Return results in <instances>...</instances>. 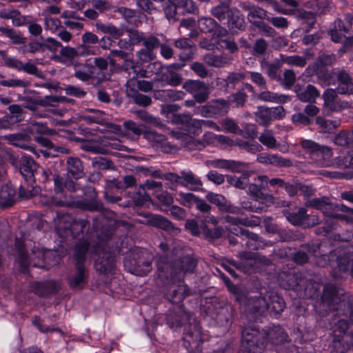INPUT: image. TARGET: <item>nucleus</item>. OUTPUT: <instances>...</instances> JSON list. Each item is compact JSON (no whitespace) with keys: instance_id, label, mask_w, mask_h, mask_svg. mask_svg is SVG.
Instances as JSON below:
<instances>
[{"instance_id":"obj_1","label":"nucleus","mask_w":353,"mask_h":353,"mask_svg":"<svg viewBox=\"0 0 353 353\" xmlns=\"http://www.w3.org/2000/svg\"><path fill=\"white\" fill-rule=\"evenodd\" d=\"M196 266V261L190 256H181L179 259L169 263L168 257L162 255L157 260V268L160 276L174 279H180L185 274L192 272Z\"/></svg>"},{"instance_id":"obj_2","label":"nucleus","mask_w":353,"mask_h":353,"mask_svg":"<svg viewBox=\"0 0 353 353\" xmlns=\"http://www.w3.org/2000/svg\"><path fill=\"white\" fill-rule=\"evenodd\" d=\"M347 296L342 290L337 288L333 284H326L324 286L321 296V305L326 310H344L347 309L351 322L353 323V301L347 300Z\"/></svg>"},{"instance_id":"obj_3","label":"nucleus","mask_w":353,"mask_h":353,"mask_svg":"<svg viewBox=\"0 0 353 353\" xmlns=\"http://www.w3.org/2000/svg\"><path fill=\"white\" fill-rule=\"evenodd\" d=\"M15 246L18 253L17 260L21 272H26L30 265L47 270L51 267V264L48 262V259L53 254L52 252L43 253L39 250H32V255L28 256L22 241L17 239Z\"/></svg>"},{"instance_id":"obj_4","label":"nucleus","mask_w":353,"mask_h":353,"mask_svg":"<svg viewBox=\"0 0 353 353\" xmlns=\"http://www.w3.org/2000/svg\"><path fill=\"white\" fill-rule=\"evenodd\" d=\"M152 255L146 250L138 249L132 252L125 261L128 271L137 276H145L152 269Z\"/></svg>"},{"instance_id":"obj_5","label":"nucleus","mask_w":353,"mask_h":353,"mask_svg":"<svg viewBox=\"0 0 353 353\" xmlns=\"http://www.w3.org/2000/svg\"><path fill=\"white\" fill-rule=\"evenodd\" d=\"M188 320L183 332L184 346L190 352L196 353L200 351L201 340V327L191 313H185Z\"/></svg>"},{"instance_id":"obj_6","label":"nucleus","mask_w":353,"mask_h":353,"mask_svg":"<svg viewBox=\"0 0 353 353\" xmlns=\"http://www.w3.org/2000/svg\"><path fill=\"white\" fill-rule=\"evenodd\" d=\"M241 343L249 353H261L266 345L265 333L254 327H245L242 330Z\"/></svg>"},{"instance_id":"obj_7","label":"nucleus","mask_w":353,"mask_h":353,"mask_svg":"<svg viewBox=\"0 0 353 353\" xmlns=\"http://www.w3.org/2000/svg\"><path fill=\"white\" fill-rule=\"evenodd\" d=\"M230 105V101L223 99L211 100L204 105L196 107L194 114L204 117H217L226 114Z\"/></svg>"},{"instance_id":"obj_8","label":"nucleus","mask_w":353,"mask_h":353,"mask_svg":"<svg viewBox=\"0 0 353 353\" xmlns=\"http://www.w3.org/2000/svg\"><path fill=\"white\" fill-rule=\"evenodd\" d=\"M88 277V266L74 265L67 276V281L70 288L81 290L87 284Z\"/></svg>"},{"instance_id":"obj_9","label":"nucleus","mask_w":353,"mask_h":353,"mask_svg":"<svg viewBox=\"0 0 353 353\" xmlns=\"http://www.w3.org/2000/svg\"><path fill=\"white\" fill-rule=\"evenodd\" d=\"M303 150L312 159L318 158L328 159L332 157V149L326 145H320L314 141L304 139L300 142Z\"/></svg>"},{"instance_id":"obj_10","label":"nucleus","mask_w":353,"mask_h":353,"mask_svg":"<svg viewBox=\"0 0 353 353\" xmlns=\"http://www.w3.org/2000/svg\"><path fill=\"white\" fill-rule=\"evenodd\" d=\"M198 26L202 32L211 34L214 39H221L228 34L227 29L212 17L200 18Z\"/></svg>"},{"instance_id":"obj_11","label":"nucleus","mask_w":353,"mask_h":353,"mask_svg":"<svg viewBox=\"0 0 353 353\" xmlns=\"http://www.w3.org/2000/svg\"><path fill=\"white\" fill-rule=\"evenodd\" d=\"M89 112L94 113V115H85L83 119L88 123H98L105 125L107 130L116 134L121 133V127L119 125L110 123L105 117L103 111L89 109Z\"/></svg>"},{"instance_id":"obj_12","label":"nucleus","mask_w":353,"mask_h":353,"mask_svg":"<svg viewBox=\"0 0 353 353\" xmlns=\"http://www.w3.org/2000/svg\"><path fill=\"white\" fill-rule=\"evenodd\" d=\"M143 216L145 219L140 221L142 223L148 224L166 231L172 232L174 234H177L180 231L170 221L161 215L146 213L144 214Z\"/></svg>"},{"instance_id":"obj_13","label":"nucleus","mask_w":353,"mask_h":353,"mask_svg":"<svg viewBox=\"0 0 353 353\" xmlns=\"http://www.w3.org/2000/svg\"><path fill=\"white\" fill-rule=\"evenodd\" d=\"M205 164L208 167L227 170L233 172H243L248 168V164L245 163L222 159L208 160Z\"/></svg>"},{"instance_id":"obj_14","label":"nucleus","mask_w":353,"mask_h":353,"mask_svg":"<svg viewBox=\"0 0 353 353\" xmlns=\"http://www.w3.org/2000/svg\"><path fill=\"white\" fill-rule=\"evenodd\" d=\"M305 205L321 211L325 215L330 216L337 208V204L333 203L332 199L327 196L314 198L306 201Z\"/></svg>"},{"instance_id":"obj_15","label":"nucleus","mask_w":353,"mask_h":353,"mask_svg":"<svg viewBox=\"0 0 353 353\" xmlns=\"http://www.w3.org/2000/svg\"><path fill=\"white\" fill-rule=\"evenodd\" d=\"M94 267L100 274H108L112 273L115 268L114 254L106 250L99 252Z\"/></svg>"},{"instance_id":"obj_16","label":"nucleus","mask_w":353,"mask_h":353,"mask_svg":"<svg viewBox=\"0 0 353 353\" xmlns=\"http://www.w3.org/2000/svg\"><path fill=\"white\" fill-rule=\"evenodd\" d=\"M256 161L260 163L276 168H290L293 166V162L291 159L284 158L276 154L260 153L257 155Z\"/></svg>"},{"instance_id":"obj_17","label":"nucleus","mask_w":353,"mask_h":353,"mask_svg":"<svg viewBox=\"0 0 353 353\" xmlns=\"http://www.w3.org/2000/svg\"><path fill=\"white\" fill-rule=\"evenodd\" d=\"M206 199L210 203L216 205L222 212H228L233 214H239L241 213V208L232 205L225 197L221 194L208 192L206 194Z\"/></svg>"},{"instance_id":"obj_18","label":"nucleus","mask_w":353,"mask_h":353,"mask_svg":"<svg viewBox=\"0 0 353 353\" xmlns=\"http://www.w3.org/2000/svg\"><path fill=\"white\" fill-rule=\"evenodd\" d=\"M331 274L335 279L345 278L350 274L353 276V259L351 256L339 258L336 266L333 268Z\"/></svg>"},{"instance_id":"obj_19","label":"nucleus","mask_w":353,"mask_h":353,"mask_svg":"<svg viewBox=\"0 0 353 353\" xmlns=\"http://www.w3.org/2000/svg\"><path fill=\"white\" fill-rule=\"evenodd\" d=\"M174 46L181 50L180 59L182 61L190 60L193 58L196 52V46L193 41L187 38H180L174 41Z\"/></svg>"},{"instance_id":"obj_20","label":"nucleus","mask_w":353,"mask_h":353,"mask_svg":"<svg viewBox=\"0 0 353 353\" xmlns=\"http://www.w3.org/2000/svg\"><path fill=\"white\" fill-rule=\"evenodd\" d=\"M90 248V243L85 240L79 241L74 246L72 261L74 265L88 266L87 254Z\"/></svg>"},{"instance_id":"obj_21","label":"nucleus","mask_w":353,"mask_h":353,"mask_svg":"<svg viewBox=\"0 0 353 353\" xmlns=\"http://www.w3.org/2000/svg\"><path fill=\"white\" fill-rule=\"evenodd\" d=\"M352 345L353 346L352 334L334 335L330 346V352L345 353Z\"/></svg>"},{"instance_id":"obj_22","label":"nucleus","mask_w":353,"mask_h":353,"mask_svg":"<svg viewBox=\"0 0 353 353\" xmlns=\"http://www.w3.org/2000/svg\"><path fill=\"white\" fill-rule=\"evenodd\" d=\"M336 55L333 53H329L324 51H321L319 53L316 59V62L310 64L306 71L310 75H314L319 70V65L322 66H330L332 65L336 61Z\"/></svg>"},{"instance_id":"obj_23","label":"nucleus","mask_w":353,"mask_h":353,"mask_svg":"<svg viewBox=\"0 0 353 353\" xmlns=\"http://www.w3.org/2000/svg\"><path fill=\"white\" fill-rule=\"evenodd\" d=\"M19 101L24 103L23 106L30 110L36 109L37 105L46 107L50 103H57L59 101V98L54 96H46L45 99L33 98L29 96H23L19 97Z\"/></svg>"},{"instance_id":"obj_24","label":"nucleus","mask_w":353,"mask_h":353,"mask_svg":"<svg viewBox=\"0 0 353 353\" xmlns=\"http://www.w3.org/2000/svg\"><path fill=\"white\" fill-rule=\"evenodd\" d=\"M297 98L302 102L313 103L320 97V92L315 86L308 84L305 88L300 85L295 87Z\"/></svg>"},{"instance_id":"obj_25","label":"nucleus","mask_w":353,"mask_h":353,"mask_svg":"<svg viewBox=\"0 0 353 353\" xmlns=\"http://www.w3.org/2000/svg\"><path fill=\"white\" fill-rule=\"evenodd\" d=\"M239 7L248 12L247 18L248 20L252 24V22H255L254 20L255 18H258L259 19H267L268 18V12L265 10L263 8L256 6L254 4L248 2L243 1L241 2L239 4Z\"/></svg>"},{"instance_id":"obj_26","label":"nucleus","mask_w":353,"mask_h":353,"mask_svg":"<svg viewBox=\"0 0 353 353\" xmlns=\"http://www.w3.org/2000/svg\"><path fill=\"white\" fill-rule=\"evenodd\" d=\"M265 333V342L275 345H281L287 341L288 336L284 330L280 326H274L268 331H263Z\"/></svg>"},{"instance_id":"obj_27","label":"nucleus","mask_w":353,"mask_h":353,"mask_svg":"<svg viewBox=\"0 0 353 353\" xmlns=\"http://www.w3.org/2000/svg\"><path fill=\"white\" fill-rule=\"evenodd\" d=\"M336 74L339 85L337 92L341 94H353V80L350 74L345 70H340Z\"/></svg>"},{"instance_id":"obj_28","label":"nucleus","mask_w":353,"mask_h":353,"mask_svg":"<svg viewBox=\"0 0 353 353\" xmlns=\"http://www.w3.org/2000/svg\"><path fill=\"white\" fill-rule=\"evenodd\" d=\"M145 139L150 142L157 144H161V150L165 153L172 152L176 148L169 143L165 142L166 137L165 135L158 133L154 130H148L143 133Z\"/></svg>"},{"instance_id":"obj_29","label":"nucleus","mask_w":353,"mask_h":353,"mask_svg":"<svg viewBox=\"0 0 353 353\" xmlns=\"http://www.w3.org/2000/svg\"><path fill=\"white\" fill-rule=\"evenodd\" d=\"M189 294L188 286L183 281L178 285L170 286V292L167 294L169 301L174 304H179Z\"/></svg>"},{"instance_id":"obj_30","label":"nucleus","mask_w":353,"mask_h":353,"mask_svg":"<svg viewBox=\"0 0 353 353\" xmlns=\"http://www.w3.org/2000/svg\"><path fill=\"white\" fill-rule=\"evenodd\" d=\"M174 122L188 125V131L190 133L199 134L203 127L202 120L192 119L189 114H176L174 116Z\"/></svg>"},{"instance_id":"obj_31","label":"nucleus","mask_w":353,"mask_h":353,"mask_svg":"<svg viewBox=\"0 0 353 353\" xmlns=\"http://www.w3.org/2000/svg\"><path fill=\"white\" fill-rule=\"evenodd\" d=\"M66 170L68 174L75 179L84 176V169L82 161L78 157H70L66 160Z\"/></svg>"},{"instance_id":"obj_32","label":"nucleus","mask_w":353,"mask_h":353,"mask_svg":"<svg viewBox=\"0 0 353 353\" xmlns=\"http://www.w3.org/2000/svg\"><path fill=\"white\" fill-rule=\"evenodd\" d=\"M74 219V217L68 213L62 212H57V217L54 219L57 231H63L65 235L69 234Z\"/></svg>"},{"instance_id":"obj_33","label":"nucleus","mask_w":353,"mask_h":353,"mask_svg":"<svg viewBox=\"0 0 353 353\" xmlns=\"http://www.w3.org/2000/svg\"><path fill=\"white\" fill-rule=\"evenodd\" d=\"M53 181L54 192L60 196V199L59 201H54L53 203L56 205L63 206L65 205L68 199L65 187L66 177L57 174L53 176Z\"/></svg>"},{"instance_id":"obj_34","label":"nucleus","mask_w":353,"mask_h":353,"mask_svg":"<svg viewBox=\"0 0 353 353\" xmlns=\"http://www.w3.org/2000/svg\"><path fill=\"white\" fill-rule=\"evenodd\" d=\"M180 185L189 188L191 190H197L203 185L201 179L197 177L192 171H181L180 172Z\"/></svg>"},{"instance_id":"obj_35","label":"nucleus","mask_w":353,"mask_h":353,"mask_svg":"<svg viewBox=\"0 0 353 353\" xmlns=\"http://www.w3.org/2000/svg\"><path fill=\"white\" fill-rule=\"evenodd\" d=\"M268 185V177L265 175L258 176L254 178V182L248 184L249 194L256 198L261 196V191L266 189Z\"/></svg>"},{"instance_id":"obj_36","label":"nucleus","mask_w":353,"mask_h":353,"mask_svg":"<svg viewBox=\"0 0 353 353\" xmlns=\"http://www.w3.org/2000/svg\"><path fill=\"white\" fill-rule=\"evenodd\" d=\"M74 76L83 82L89 81L92 79L94 74V68L91 64H74Z\"/></svg>"},{"instance_id":"obj_37","label":"nucleus","mask_w":353,"mask_h":353,"mask_svg":"<svg viewBox=\"0 0 353 353\" xmlns=\"http://www.w3.org/2000/svg\"><path fill=\"white\" fill-rule=\"evenodd\" d=\"M236 236H241L243 239H248L245 246L249 249L256 250L260 245V243L263 242L261 237L248 230L240 228L239 230H236Z\"/></svg>"},{"instance_id":"obj_38","label":"nucleus","mask_w":353,"mask_h":353,"mask_svg":"<svg viewBox=\"0 0 353 353\" xmlns=\"http://www.w3.org/2000/svg\"><path fill=\"white\" fill-rule=\"evenodd\" d=\"M320 288L319 283L305 279V283L301 286L298 296L303 299H314L318 296Z\"/></svg>"},{"instance_id":"obj_39","label":"nucleus","mask_w":353,"mask_h":353,"mask_svg":"<svg viewBox=\"0 0 353 353\" xmlns=\"http://www.w3.org/2000/svg\"><path fill=\"white\" fill-rule=\"evenodd\" d=\"M37 165L38 164L32 157L24 155L21 157V162L17 170L27 181Z\"/></svg>"},{"instance_id":"obj_40","label":"nucleus","mask_w":353,"mask_h":353,"mask_svg":"<svg viewBox=\"0 0 353 353\" xmlns=\"http://www.w3.org/2000/svg\"><path fill=\"white\" fill-rule=\"evenodd\" d=\"M228 21V26L231 30H244L245 29V20L240 11L233 8L226 18Z\"/></svg>"},{"instance_id":"obj_41","label":"nucleus","mask_w":353,"mask_h":353,"mask_svg":"<svg viewBox=\"0 0 353 353\" xmlns=\"http://www.w3.org/2000/svg\"><path fill=\"white\" fill-rule=\"evenodd\" d=\"M85 51L86 47L83 45H81L77 48H72L68 46H62L59 52V57L65 59L67 61H72L74 58L85 55Z\"/></svg>"},{"instance_id":"obj_42","label":"nucleus","mask_w":353,"mask_h":353,"mask_svg":"<svg viewBox=\"0 0 353 353\" xmlns=\"http://www.w3.org/2000/svg\"><path fill=\"white\" fill-rule=\"evenodd\" d=\"M302 250L294 254L293 260L297 264H304L307 262L309 255H313L316 252L318 247L316 245L306 244L301 246Z\"/></svg>"},{"instance_id":"obj_43","label":"nucleus","mask_w":353,"mask_h":353,"mask_svg":"<svg viewBox=\"0 0 353 353\" xmlns=\"http://www.w3.org/2000/svg\"><path fill=\"white\" fill-rule=\"evenodd\" d=\"M261 68L264 70L270 79L273 80L279 79V70L281 68V62L276 59L273 62H269L266 59H263L260 62Z\"/></svg>"},{"instance_id":"obj_44","label":"nucleus","mask_w":353,"mask_h":353,"mask_svg":"<svg viewBox=\"0 0 353 353\" xmlns=\"http://www.w3.org/2000/svg\"><path fill=\"white\" fill-rule=\"evenodd\" d=\"M267 293L264 296H254L248 299V309L254 312H263L268 310Z\"/></svg>"},{"instance_id":"obj_45","label":"nucleus","mask_w":353,"mask_h":353,"mask_svg":"<svg viewBox=\"0 0 353 353\" xmlns=\"http://www.w3.org/2000/svg\"><path fill=\"white\" fill-rule=\"evenodd\" d=\"M3 139L14 146L23 149L29 148L26 143L30 140V137L26 133L10 134L5 135Z\"/></svg>"},{"instance_id":"obj_46","label":"nucleus","mask_w":353,"mask_h":353,"mask_svg":"<svg viewBox=\"0 0 353 353\" xmlns=\"http://www.w3.org/2000/svg\"><path fill=\"white\" fill-rule=\"evenodd\" d=\"M51 171L49 169L38 165L26 182L31 185L37 182L43 183L48 180Z\"/></svg>"},{"instance_id":"obj_47","label":"nucleus","mask_w":353,"mask_h":353,"mask_svg":"<svg viewBox=\"0 0 353 353\" xmlns=\"http://www.w3.org/2000/svg\"><path fill=\"white\" fill-rule=\"evenodd\" d=\"M307 210L303 208H299L296 211L290 212L285 210L283 214L287 220L294 225L303 226L305 221Z\"/></svg>"},{"instance_id":"obj_48","label":"nucleus","mask_w":353,"mask_h":353,"mask_svg":"<svg viewBox=\"0 0 353 353\" xmlns=\"http://www.w3.org/2000/svg\"><path fill=\"white\" fill-rule=\"evenodd\" d=\"M15 190L9 185H3L0 190V205L8 207L15 201Z\"/></svg>"},{"instance_id":"obj_49","label":"nucleus","mask_w":353,"mask_h":353,"mask_svg":"<svg viewBox=\"0 0 353 353\" xmlns=\"http://www.w3.org/2000/svg\"><path fill=\"white\" fill-rule=\"evenodd\" d=\"M268 310L276 314H279L285 308V302L283 298L273 292H267Z\"/></svg>"},{"instance_id":"obj_50","label":"nucleus","mask_w":353,"mask_h":353,"mask_svg":"<svg viewBox=\"0 0 353 353\" xmlns=\"http://www.w3.org/2000/svg\"><path fill=\"white\" fill-rule=\"evenodd\" d=\"M77 208L88 210V211H97V212H105L107 210L103 207V204L96 200H88V199H83L80 201H77L75 203Z\"/></svg>"},{"instance_id":"obj_51","label":"nucleus","mask_w":353,"mask_h":353,"mask_svg":"<svg viewBox=\"0 0 353 353\" xmlns=\"http://www.w3.org/2000/svg\"><path fill=\"white\" fill-rule=\"evenodd\" d=\"M90 228V222L85 219H74L69 234L74 237H79L86 233Z\"/></svg>"},{"instance_id":"obj_52","label":"nucleus","mask_w":353,"mask_h":353,"mask_svg":"<svg viewBox=\"0 0 353 353\" xmlns=\"http://www.w3.org/2000/svg\"><path fill=\"white\" fill-rule=\"evenodd\" d=\"M232 3H219L213 6L210 10V14L219 21L225 20L233 8Z\"/></svg>"},{"instance_id":"obj_53","label":"nucleus","mask_w":353,"mask_h":353,"mask_svg":"<svg viewBox=\"0 0 353 353\" xmlns=\"http://www.w3.org/2000/svg\"><path fill=\"white\" fill-rule=\"evenodd\" d=\"M203 61L209 66L220 68L230 63L229 59L223 55L208 53L203 57Z\"/></svg>"},{"instance_id":"obj_54","label":"nucleus","mask_w":353,"mask_h":353,"mask_svg":"<svg viewBox=\"0 0 353 353\" xmlns=\"http://www.w3.org/2000/svg\"><path fill=\"white\" fill-rule=\"evenodd\" d=\"M286 279L287 284L285 287L296 292L297 294L300 292L301 286L304 285V283H305V279L302 277L301 274H288Z\"/></svg>"},{"instance_id":"obj_55","label":"nucleus","mask_w":353,"mask_h":353,"mask_svg":"<svg viewBox=\"0 0 353 353\" xmlns=\"http://www.w3.org/2000/svg\"><path fill=\"white\" fill-rule=\"evenodd\" d=\"M0 33L10 39L14 44H25L26 38L23 37L21 32L11 28L0 27Z\"/></svg>"},{"instance_id":"obj_56","label":"nucleus","mask_w":353,"mask_h":353,"mask_svg":"<svg viewBox=\"0 0 353 353\" xmlns=\"http://www.w3.org/2000/svg\"><path fill=\"white\" fill-rule=\"evenodd\" d=\"M188 313L185 312L183 307L180 306L179 308L178 314L170 313L167 317V323L172 329L181 327L183 321L188 320L184 316V314Z\"/></svg>"},{"instance_id":"obj_57","label":"nucleus","mask_w":353,"mask_h":353,"mask_svg":"<svg viewBox=\"0 0 353 353\" xmlns=\"http://www.w3.org/2000/svg\"><path fill=\"white\" fill-rule=\"evenodd\" d=\"M255 119L259 124L268 126L272 122L271 112L270 108L265 106H259L256 112L254 113Z\"/></svg>"},{"instance_id":"obj_58","label":"nucleus","mask_w":353,"mask_h":353,"mask_svg":"<svg viewBox=\"0 0 353 353\" xmlns=\"http://www.w3.org/2000/svg\"><path fill=\"white\" fill-rule=\"evenodd\" d=\"M256 97L260 101L272 103H283L285 102L288 99V97L285 95H279L269 90H263L261 92L258 94Z\"/></svg>"},{"instance_id":"obj_59","label":"nucleus","mask_w":353,"mask_h":353,"mask_svg":"<svg viewBox=\"0 0 353 353\" xmlns=\"http://www.w3.org/2000/svg\"><path fill=\"white\" fill-rule=\"evenodd\" d=\"M250 176L248 172H244L240 177L232 175H226V181L231 185L237 189L244 190L248 185V179Z\"/></svg>"},{"instance_id":"obj_60","label":"nucleus","mask_w":353,"mask_h":353,"mask_svg":"<svg viewBox=\"0 0 353 353\" xmlns=\"http://www.w3.org/2000/svg\"><path fill=\"white\" fill-rule=\"evenodd\" d=\"M296 17L298 19L301 20L303 23L307 26V28L305 30L306 32L310 31L316 21L315 14L310 11L299 10L296 12Z\"/></svg>"},{"instance_id":"obj_61","label":"nucleus","mask_w":353,"mask_h":353,"mask_svg":"<svg viewBox=\"0 0 353 353\" xmlns=\"http://www.w3.org/2000/svg\"><path fill=\"white\" fill-rule=\"evenodd\" d=\"M112 184L117 189L125 190L134 187L137 184V179L132 175H125L121 180L113 179Z\"/></svg>"},{"instance_id":"obj_62","label":"nucleus","mask_w":353,"mask_h":353,"mask_svg":"<svg viewBox=\"0 0 353 353\" xmlns=\"http://www.w3.org/2000/svg\"><path fill=\"white\" fill-rule=\"evenodd\" d=\"M336 210L343 212L345 214H336L334 212V215L331 216V217L345 221L347 223L353 225V208L341 204L337 205Z\"/></svg>"},{"instance_id":"obj_63","label":"nucleus","mask_w":353,"mask_h":353,"mask_svg":"<svg viewBox=\"0 0 353 353\" xmlns=\"http://www.w3.org/2000/svg\"><path fill=\"white\" fill-rule=\"evenodd\" d=\"M258 139L268 148L274 149L277 147V141L274 136L273 131L271 130H265Z\"/></svg>"},{"instance_id":"obj_64","label":"nucleus","mask_w":353,"mask_h":353,"mask_svg":"<svg viewBox=\"0 0 353 353\" xmlns=\"http://www.w3.org/2000/svg\"><path fill=\"white\" fill-rule=\"evenodd\" d=\"M316 123L319 126L322 132H331L339 126L340 121L325 119L322 117H318L316 119Z\"/></svg>"}]
</instances>
